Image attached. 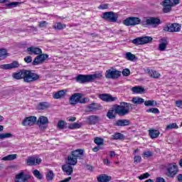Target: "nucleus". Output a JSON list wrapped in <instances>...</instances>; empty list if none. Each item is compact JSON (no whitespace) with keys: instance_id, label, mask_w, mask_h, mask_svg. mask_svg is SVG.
Returning <instances> with one entry per match:
<instances>
[{"instance_id":"1","label":"nucleus","mask_w":182,"mask_h":182,"mask_svg":"<svg viewBox=\"0 0 182 182\" xmlns=\"http://www.w3.org/2000/svg\"><path fill=\"white\" fill-rule=\"evenodd\" d=\"M114 112L118 116H126L133 110V105L126 102H121L119 105H116Z\"/></svg>"},{"instance_id":"2","label":"nucleus","mask_w":182,"mask_h":182,"mask_svg":"<svg viewBox=\"0 0 182 182\" xmlns=\"http://www.w3.org/2000/svg\"><path fill=\"white\" fill-rule=\"evenodd\" d=\"M102 77V73H95L92 75H82L80 74L75 77V80L77 83H81V85H85V83H89L90 82H93L96 79H100Z\"/></svg>"},{"instance_id":"3","label":"nucleus","mask_w":182,"mask_h":182,"mask_svg":"<svg viewBox=\"0 0 182 182\" xmlns=\"http://www.w3.org/2000/svg\"><path fill=\"white\" fill-rule=\"evenodd\" d=\"M39 79V75L32 70H23V80L28 83L36 82Z\"/></svg>"},{"instance_id":"4","label":"nucleus","mask_w":182,"mask_h":182,"mask_svg":"<svg viewBox=\"0 0 182 182\" xmlns=\"http://www.w3.org/2000/svg\"><path fill=\"white\" fill-rule=\"evenodd\" d=\"M180 4V0H164L162 3L164 14L171 12V7Z\"/></svg>"},{"instance_id":"5","label":"nucleus","mask_w":182,"mask_h":182,"mask_svg":"<svg viewBox=\"0 0 182 182\" xmlns=\"http://www.w3.org/2000/svg\"><path fill=\"white\" fill-rule=\"evenodd\" d=\"M161 23V20L157 17H149L146 18L144 21L141 22L143 26H152V28H157L159 25Z\"/></svg>"},{"instance_id":"6","label":"nucleus","mask_w":182,"mask_h":182,"mask_svg":"<svg viewBox=\"0 0 182 182\" xmlns=\"http://www.w3.org/2000/svg\"><path fill=\"white\" fill-rule=\"evenodd\" d=\"M166 174L169 178H174L178 174V166L176 164H169L166 167Z\"/></svg>"},{"instance_id":"7","label":"nucleus","mask_w":182,"mask_h":182,"mask_svg":"<svg viewBox=\"0 0 182 182\" xmlns=\"http://www.w3.org/2000/svg\"><path fill=\"white\" fill-rule=\"evenodd\" d=\"M122 76V71L117 70L116 68H111L107 70L105 73L106 79H119Z\"/></svg>"},{"instance_id":"8","label":"nucleus","mask_w":182,"mask_h":182,"mask_svg":"<svg viewBox=\"0 0 182 182\" xmlns=\"http://www.w3.org/2000/svg\"><path fill=\"white\" fill-rule=\"evenodd\" d=\"M101 18L105 19V21H107L108 22H117V18L119 16H117V14L113 11H107L103 13Z\"/></svg>"},{"instance_id":"9","label":"nucleus","mask_w":182,"mask_h":182,"mask_svg":"<svg viewBox=\"0 0 182 182\" xmlns=\"http://www.w3.org/2000/svg\"><path fill=\"white\" fill-rule=\"evenodd\" d=\"M126 26H136L141 23V19L139 17H128L123 21Z\"/></svg>"},{"instance_id":"10","label":"nucleus","mask_w":182,"mask_h":182,"mask_svg":"<svg viewBox=\"0 0 182 182\" xmlns=\"http://www.w3.org/2000/svg\"><path fill=\"white\" fill-rule=\"evenodd\" d=\"M152 41L153 38L150 36H144L134 38L132 40V43L138 46L139 45H146V43H150V42Z\"/></svg>"},{"instance_id":"11","label":"nucleus","mask_w":182,"mask_h":182,"mask_svg":"<svg viewBox=\"0 0 182 182\" xmlns=\"http://www.w3.org/2000/svg\"><path fill=\"white\" fill-rule=\"evenodd\" d=\"M49 58V55L48 54H39L37 55L32 62L33 66H38V65H42L45 60H46Z\"/></svg>"},{"instance_id":"12","label":"nucleus","mask_w":182,"mask_h":182,"mask_svg":"<svg viewBox=\"0 0 182 182\" xmlns=\"http://www.w3.org/2000/svg\"><path fill=\"white\" fill-rule=\"evenodd\" d=\"M164 31H165V32H180V31H181V26L176 23L168 24L164 27Z\"/></svg>"},{"instance_id":"13","label":"nucleus","mask_w":182,"mask_h":182,"mask_svg":"<svg viewBox=\"0 0 182 182\" xmlns=\"http://www.w3.org/2000/svg\"><path fill=\"white\" fill-rule=\"evenodd\" d=\"M26 163L27 166H39L42 163V159L38 156H28Z\"/></svg>"},{"instance_id":"14","label":"nucleus","mask_w":182,"mask_h":182,"mask_svg":"<svg viewBox=\"0 0 182 182\" xmlns=\"http://www.w3.org/2000/svg\"><path fill=\"white\" fill-rule=\"evenodd\" d=\"M48 123H49L48 117L41 116L38 118V124H39L41 130H46L48 129Z\"/></svg>"},{"instance_id":"15","label":"nucleus","mask_w":182,"mask_h":182,"mask_svg":"<svg viewBox=\"0 0 182 182\" xmlns=\"http://www.w3.org/2000/svg\"><path fill=\"white\" fill-rule=\"evenodd\" d=\"M19 67V62L13 61L9 64H3L0 65V69H4V70H11V69H17Z\"/></svg>"},{"instance_id":"16","label":"nucleus","mask_w":182,"mask_h":182,"mask_svg":"<svg viewBox=\"0 0 182 182\" xmlns=\"http://www.w3.org/2000/svg\"><path fill=\"white\" fill-rule=\"evenodd\" d=\"M75 158L77 160H83L85 159V150L78 149L71 152Z\"/></svg>"},{"instance_id":"17","label":"nucleus","mask_w":182,"mask_h":182,"mask_svg":"<svg viewBox=\"0 0 182 182\" xmlns=\"http://www.w3.org/2000/svg\"><path fill=\"white\" fill-rule=\"evenodd\" d=\"M82 93H75L70 97V105H75L80 103V99H82Z\"/></svg>"},{"instance_id":"18","label":"nucleus","mask_w":182,"mask_h":182,"mask_svg":"<svg viewBox=\"0 0 182 182\" xmlns=\"http://www.w3.org/2000/svg\"><path fill=\"white\" fill-rule=\"evenodd\" d=\"M159 45L158 50L161 52H164L166 50V48H167V45H168V38L167 37H164L161 40H159Z\"/></svg>"},{"instance_id":"19","label":"nucleus","mask_w":182,"mask_h":182,"mask_svg":"<svg viewBox=\"0 0 182 182\" xmlns=\"http://www.w3.org/2000/svg\"><path fill=\"white\" fill-rule=\"evenodd\" d=\"M36 119L37 118L35 116L26 117L23 120V126H33L36 123Z\"/></svg>"},{"instance_id":"20","label":"nucleus","mask_w":182,"mask_h":182,"mask_svg":"<svg viewBox=\"0 0 182 182\" xmlns=\"http://www.w3.org/2000/svg\"><path fill=\"white\" fill-rule=\"evenodd\" d=\"M99 97L101 100H103V102H114V100H117V97H112L109 94H100Z\"/></svg>"},{"instance_id":"21","label":"nucleus","mask_w":182,"mask_h":182,"mask_svg":"<svg viewBox=\"0 0 182 182\" xmlns=\"http://www.w3.org/2000/svg\"><path fill=\"white\" fill-rule=\"evenodd\" d=\"M130 120L124 119L117 120L114 124V126H117V127H124V126H130Z\"/></svg>"},{"instance_id":"22","label":"nucleus","mask_w":182,"mask_h":182,"mask_svg":"<svg viewBox=\"0 0 182 182\" xmlns=\"http://www.w3.org/2000/svg\"><path fill=\"white\" fill-rule=\"evenodd\" d=\"M27 51H28L29 55H41L42 54V49L38 47H30L27 48Z\"/></svg>"},{"instance_id":"23","label":"nucleus","mask_w":182,"mask_h":182,"mask_svg":"<svg viewBox=\"0 0 182 182\" xmlns=\"http://www.w3.org/2000/svg\"><path fill=\"white\" fill-rule=\"evenodd\" d=\"M87 109H88L89 112H96L102 109V105L99 103L92 102L87 105Z\"/></svg>"},{"instance_id":"24","label":"nucleus","mask_w":182,"mask_h":182,"mask_svg":"<svg viewBox=\"0 0 182 182\" xmlns=\"http://www.w3.org/2000/svg\"><path fill=\"white\" fill-rule=\"evenodd\" d=\"M90 124H96L100 122V117L97 115H91L87 118Z\"/></svg>"},{"instance_id":"25","label":"nucleus","mask_w":182,"mask_h":182,"mask_svg":"<svg viewBox=\"0 0 182 182\" xmlns=\"http://www.w3.org/2000/svg\"><path fill=\"white\" fill-rule=\"evenodd\" d=\"M71 166L72 165L66 164L62 166L63 171L66 173L68 176H72L73 173V168Z\"/></svg>"},{"instance_id":"26","label":"nucleus","mask_w":182,"mask_h":182,"mask_svg":"<svg viewBox=\"0 0 182 182\" xmlns=\"http://www.w3.org/2000/svg\"><path fill=\"white\" fill-rule=\"evenodd\" d=\"M67 164L70 166H76L77 164V159L71 154L68 156Z\"/></svg>"},{"instance_id":"27","label":"nucleus","mask_w":182,"mask_h":182,"mask_svg":"<svg viewBox=\"0 0 182 182\" xmlns=\"http://www.w3.org/2000/svg\"><path fill=\"white\" fill-rule=\"evenodd\" d=\"M97 180L98 182H109L112 180V177L106 174H101L97 178Z\"/></svg>"},{"instance_id":"28","label":"nucleus","mask_w":182,"mask_h":182,"mask_svg":"<svg viewBox=\"0 0 182 182\" xmlns=\"http://www.w3.org/2000/svg\"><path fill=\"white\" fill-rule=\"evenodd\" d=\"M65 95H66V90H62L53 95L54 99H62V97H65Z\"/></svg>"},{"instance_id":"29","label":"nucleus","mask_w":182,"mask_h":182,"mask_svg":"<svg viewBox=\"0 0 182 182\" xmlns=\"http://www.w3.org/2000/svg\"><path fill=\"white\" fill-rule=\"evenodd\" d=\"M112 140H124V135L120 132L114 133L112 135Z\"/></svg>"},{"instance_id":"30","label":"nucleus","mask_w":182,"mask_h":182,"mask_svg":"<svg viewBox=\"0 0 182 182\" xmlns=\"http://www.w3.org/2000/svg\"><path fill=\"white\" fill-rule=\"evenodd\" d=\"M22 75H23V70H21L19 72L14 73L12 74V77L14 79H16V80H19L21 79H23Z\"/></svg>"},{"instance_id":"31","label":"nucleus","mask_w":182,"mask_h":182,"mask_svg":"<svg viewBox=\"0 0 182 182\" xmlns=\"http://www.w3.org/2000/svg\"><path fill=\"white\" fill-rule=\"evenodd\" d=\"M149 136L151 139H157V137L160 136V132L156 129H150Z\"/></svg>"},{"instance_id":"32","label":"nucleus","mask_w":182,"mask_h":182,"mask_svg":"<svg viewBox=\"0 0 182 182\" xmlns=\"http://www.w3.org/2000/svg\"><path fill=\"white\" fill-rule=\"evenodd\" d=\"M8 58V50L5 48L0 49V60H4Z\"/></svg>"},{"instance_id":"33","label":"nucleus","mask_w":182,"mask_h":182,"mask_svg":"<svg viewBox=\"0 0 182 182\" xmlns=\"http://www.w3.org/2000/svg\"><path fill=\"white\" fill-rule=\"evenodd\" d=\"M148 73L151 77H154V79H159L161 76L160 73L156 70H148Z\"/></svg>"},{"instance_id":"34","label":"nucleus","mask_w":182,"mask_h":182,"mask_svg":"<svg viewBox=\"0 0 182 182\" xmlns=\"http://www.w3.org/2000/svg\"><path fill=\"white\" fill-rule=\"evenodd\" d=\"M53 28L55 31H62V29H65V28H66V24L58 22L54 24Z\"/></svg>"},{"instance_id":"35","label":"nucleus","mask_w":182,"mask_h":182,"mask_svg":"<svg viewBox=\"0 0 182 182\" xmlns=\"http://www.w3.org/2000/svg\"><path fill=\"white\" fill-rule=\"evenodd\" d=\"M125 59H127V60H130V62H134V60H136V55L130 52H127V53H125Z\"/></svg>"},{"instance_id":"36","label":"nucleus","mask_w":182,"mask_h":182,"mask_svg":"<svg viewBox=\"0 0 182 182\" xmlns=\"http://www.w3.org/2000/svg\"><path fill=\"white\" fill-rule=\"evenodd\" d=\"M17 156L18 155H16V154H10V155L3 157L2 160L4 161H11L12 160H15L16 159Z\"/></svg>"},{"instance_id":"37","label":"nucleus","mask_w":182,"mask_h":182,"mask_svg":"<svg viewBox=\"0 0 182 182\" xmlns=\"http://www.w3.org/2000/svg\"><path fill=\"white\" fill-rule=\"evenodd\" d=\"M132 91L134 93H143V92H144V88L141 86H136L132 88Z\"/></svg>"},{"instance_id":"38","label":"nucleus","mask_w":182,"mask_h":182,"mask_svg":"<svg viewBox=\"0 0 182 182\" xmlns=\"http://www.w3.org/2000/svg\"><path fill=\"white\" fill-rule=\"evenodd\" d=\"M132 102L135 105H141V103H144V99L140 98L139 97H134L132 98Z\"/></svg>"},{"instance_id":"39","label":"nucleus","mask_w":182,"mask_h":182,"mask_svg":"<svg viewBox=\"0 0 182 182\" xmlns=\"http://www.w3.org/2000/svg\"><path fill=\"white\" fill-rule=\"evenodd\" d=\"M144 105L146 107L157 106V101L156 100H146L144 102Z\"/></svg>"},{"instance_id":"40","label":"nucleus","mask_w":182,"mask_h":182,"mask_svg":"<svg viewBox=\"0 0 182 182\" xmlns=\"http://www.w3.org/2000/svg\"><path fill=\"white\" fill-rule=\"evenodd\" d=\"M50 106V105L48 102H41L38 105V109H40V110H45V109H48Z\"/></svg>"},{"instance_id":"41","label":"nucleus","mask_w":182,"mask_h":182,"mask_svg":"<svg viewBox=\"0 0 182 182\" xmlns=\"http://www.w3.org/2000/svg\"><path fill=\"white\" fill-rule=\"evenodd\" d=\"M54 177H55V175L53 174V171H48L46 175L47 181H52Z\"/></svg>"},{"instance_id":"42","label":"nucleus","mask_w":182,"mask_h":182,"mask_svg":"<svg viewBox=\"0 0 182 182\" xmlns=\"http://www.w3.org/2000/svg\"><path fill=\"white\" fill-rule=\"evenodd\" d=\"M94 143H95V144L97 146H103L104 143H105V140L102 138L100 137H96L94 139Z\"/></svg>"},{"instance_id":"43","label":"nucleus","mask_w":182,"mask_h":182,"mask_svg":"<svg viewBox=\"0 0 182 182\" xmlns=\"http://www.w3.org/2000/svg\"><path fill=\"white\" fill-rule=\"evenodd\" d=\"M16 182H23V172H21L20 173L16 176Z\"/></svg>"},{"instance_id":"44","label":"nucleus","mask_w":182,"mask_h":182,"mask_svg":"<svg viewBox=\"0 0 182 182\" xmlns=\"http://www.w3.org/2000/svg\"><path fill=\"white\" fill-rule=\"evenodd\" d=\"M33 174L38 180H42V178H43V176H42L41 174V172L39 171L36 170V169L33 171Z\"/></svg>"},{"instance_id":"45","label":"nucleus","mask_w":182,"mask_h":182,"mask_svg":"<svg viewBox=\"0 0 182 182\" xmlns=\"http://www.w3.org/2000/svg\"><path fill=\"white\" fill-rule=\"evenodd\" d=\"M19 4H21V3H19L18 1H14V2H11V3L6 4V6L9 9L16 8V6H18V5H19Z\"/></svg>"},{"instance_id":"46","label":"nucleus","mask_w":182,"mask_h":182,"mask_svg":"<svg viewBox=\"0 0 182 182\" xmlns=\"http://www.w3.org/2000/svg\"><path fill=\"white\" fill-rule=\"evenodd\" d=\"M10 137H12V134H11V133L0 134V139L1 140H4V139H9Z\"/></svg>"},{"instance_id":"47","label":"nucleus","mask_w":182,"mask_h":182,"mask_svg":"<svg viewBox=\"0 0 182 182\" xmlns=\"http://www.w3.org/2000/svg\"><path fill=\"white\" fill-rule=\"evenodd\" d=\"M57 127L60 130H63L66 127V122L65 121H59Z\"/></svg>"},{"instance_id":"48","label":"nucleus","mask_w":182,"mask_h":182,"mask_svg":"<svg viewBox=\"0 0 182 182\" xmlns=\"http://www.w3.org/2000/svg\"><path fill=\"white\" fill-rule=\"evenodd\" d=\"M107 117H108V119H116V115H114V111L113 110H109L107 113Z\"/></svg>"},{"instance_id":"49","label":"nucleus","mask_w":182,"mask_h":182,"mask_svg":"<svg viewBox=\"0 0 182 182\" xmlns=\"http://www.w3.org/2000/svg\"><path fill=\"white\" fill-rule=\"evenodd\" d=\"M166 130H171V129H178V125H177V123H172L169 124L166 126Z\"/></svg>"},{"instance_id":"50","label":"nucleus","mask_w":182,"mask_h":182,"mask_svg":"<svg viewBox=\"0 0 182 182\" xmlns=\"http://www.w3.org/2000/svg\"><path fill=\"white\" fill-rule=\"evenodd\" d=\"M147 113H154V114H158L160 111L157 108H149L146 110Z\"/></svg>"},{"instance_id":"51","label":"nucleus","mask_w":182,"mask_h":182,"mask_svg":"<svg viewBox=\"0 0 182 182\" xmlns=\"http://www.w3.org/2000/svg\"><path fill=\"white\" fill-rule=\"evenodd\" d=\"M153 156V152L151 151H146L143 153V158L144 159H149V157Z\"/></svg>"},{"instance_id":"52","label":"nucleus","mask_w":182,"mask_h":182,"mask_svg":"<svg viewBox=\"0 0 182 182\" xmlns=\"http://www.w3.org/2000/svg\"><path fill=\"white\" fill-rule=\"evenodd\" d=\"M134 163L135 164H139V163H141V156H135L134 157Z\"/></svg>"},{"instance_id":"53","label":"nucleus","mask_w":182,"mask_h":182,"mask_svg":"<svg viewBox=\"0 0 182 182\" xmlns=\"http://www.w3.org/2000/svg\"><path fill=\"white\" fill-rule=\"evenodd\" d=\"M123 76H129L130 75V70L128 68L124 69L122 72Z\"/></svg>"},{"instance_id":"54","label":"nucleus","mask_w":182,"mask_h":182,"mask_svg":"<svg viewBox=\"0 0 182 182\" xmlns=\"http://www.w3.org/2000/svg\"><path fill=\"white\" fill-rule=\"evenodd\" d=\"M148 177H150V174H149V173H145L139 176V180H144V178H148Z\"/></svg>"},{"instance_id":"55","label":"nucleus","mask_w":182,"mask_h":182,"mask_svg":"<svg viewBox=\"0 0 182 182\" xmlns=\"http://www.w3.org/2000/svg\"><path fill=\"white\" fill-rule=\"evenodd\" d=\"M26 63H32V56L28 55L24 58Z\"/></svg>"},{"instance_id":"56","label":"nucleus","mask_w":182,"mask_h":182,"mask_svg":"<svg viewBox=\"0 0 182 182\" xmlns=\"http://www.w3.org/2000/svg\"><path fill=\"white\" fill-rule=\"evenodd\" d=\"M70 129H80V124L74 123L70 126Z\"/></svg>"},{"instance_id":"57","label":"nucleus","mask_w":182,"mask_h":182,"mask_svg":"<svg viewBox=\"0 0 182 182\" xmlns=\"http://www.w3.org/2000/svg\"><path fill=\"white\" fill-rule=\"evenodd\" d=\"M107 8H109V4H100L98 6V9H107Z\"/></svg>"},{"instance_id":"58","label":"nucleus","mask_w":182,"mask_h":182,"mask_svg":"<svg viewBox=\"0 0 182 182\" xmlns=\"http://www.w3.org/2000/svg\"><path fill=\"white\" fill-rule=\"evenodd\" d=\"M176 107L178 109H182V100H177L175 102Z\"/></svg>"},{"instance_id":"59","label":"nucleus","mask_w":182,"mask_h":182,"mask_svg":"<svg viewBox=\"0 0 182 182\" xmlns=\"http://www.w3.org/2000/svg\"><path fill=\"white\" fill-rule=\"evenodd\" d=\"M89 98L87 97H84V98H80V102L79 103H82V104H85V103H87L89 102Z\"/></svg>"},{"instance_id":"60","label":"nucleus","mask_w":182,"mask_h":182,"mask_svg":"<svg viewBox=\"0 0 182 182\" xmlns=\"http://www.w3.org/2000/svg\"><path fill=\"white\" fill-rule=\"evenodd\" d=\"M48 25V23L46 21H41L39 23V27L40 28H45Z\"/></svg>"},{"instance_id":"61","label":"nucleus","mask_w":182,"mask_h":182,"mask_svg":"<svg viewBox=\"0 0 182 182\" xmlns=\"http://www.w3.org/2000/svg\"><path fill=\"white\" fill-rule=\"evenodd\" d=\"M31 175H26L24 174L23 175V182H26L27 180H29V178H31Z\"/></svg>"},{"instance_id":"62","label":"nucleus","mask_w":182,"mask_h":182,"mask_svg":"<svg viewBox=\"0 0 182 182\" xmlns=\"http://www.w3.org/2000/svg\"><path fill=\"white\" fill-rule=\"evenodd\" d=\"M155 182H166V180L164 178L158 177Z\"/></svg>"},{"instance_id":"63","label":"nucleus","mask_w":182,"mask_h":182,"mask_svg":"<svg viewBox=\"0 0 182 182\" xmlns=\"http://www.w3.org/2000/svg\"><path fill=\"white\" fill-rule=\"evenodd\" d=\"M103 163L106 166H109L110 165V161H109V159H104Z\"/></svg>"},{"instance_id":"64","label":"nucleus","mask_w":182,"mask_h":182,"mask_svg":"<svg viewBox=\"0 0 182 182\" xmlns=\"http://www.w3.org/2000/svg\"><path fill=\"white\" fill-rule=\"evenodd\" d=\"M177 178H178V181L182 182V174L181 173L178 174L177 176Z\"/></svg>"}]
</instances>
